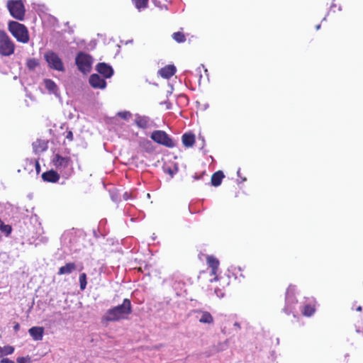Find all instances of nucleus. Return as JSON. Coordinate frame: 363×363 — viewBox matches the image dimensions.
Masks as SVG:
<instances>
[{
	"label": "nucleus",
	"instance_id": "8",
	"mask_svg": "<svg viewBox=\"0 0 363 363\" xmlns=\"http://www.w3.org/2000/svg\"><path fill=\"white\" fill-rule=\"evenodd\" d=\"M52 162L55 167L60 170L72 167V162L69 157H62L59 154L54 155Z\"/></svg>",
	"mask_w": 363,
	"mask_h": 363
},
{
	"label": "nucleus",
	"instance_id": "9",
	"mask_svg": "<svg viewBox=\"0 0 363 363\" xmlns=\"http://www.w3.org/2000/svg\"><path fill=\"white\" fill-rule=\"evenodd\" d=\"M89 84L95 89H104L106 86V81L97 74L90 76Z\"/></svg>",
	"mask_w": 363,
	"mask_h": 363
},
{
	"label": "nucleus",
	"instance_id": "18",
	"mask_svg": "<svg viewBox=\"0 0 363 363\" xmlns=\"http://www.w3.org/2000/svg\"><path fill=\"white\" fill-rule=\"evenodd\" d=\"M195 143V135L192 133H184L182 135V143L186 147H190Z\"/></svg>",
	"mask_w": 363,
	"mask_h": 363
},
{
	"label": "nucleus",
	"instance_id": "24",
	"mask_svg": "<svg viewBox=\"0 0 363 363\" xmlns=\"http://www.w3.org/2000/svg\"><path fill=\"white\" fill-rule=\"evenodd\" d=\"M26 65L30 70H34L38 65V60L35 58H30L27 60Z\"/></svg>",
	"mask_w": 363,
	"mask_h": 363
},
{
	"label": "nucleus",
	"instance_id": "23",
	"mask_svg": "<svg viewBox=\"0 0 363 363\" xmlns=\"http://www.w3.org/2000/svg\"><path fill=\"white\" fill-rule=\"evenodd\" d=\"M13 352L14 347L12 346L6 345L4 347H0V357L11 354Z\"/></svg>",
	"mask_w": 363,
	"mask_h": 363
},
{
	"label": "nucleus",
	"instance_id": "39",
	"mask_svg": "<svg viewBox=\"0 0 363 363\" xmlns=\"http://www.w3.org/2000/svg\"><path fill=\"white\" fill-rule=\"evenodd\" d=\"M215 293H216L218 296L223 297V294L220 296L219 294H218L217 290L215 291Z\"/></svg>",
	"mask_w": 363,
	"mask_h": 363
},
{
	"label": "nucleus",
	"instance_id": "41",
	"mask_svg": "<svg viewBox=\"0 0 363 363\" xmlns=\"http://www.w3.org/2000/svg\"><path fill=\"white\" fill-rule=\"evenodd\" d=\"M240 169H239L237 172L238 176H240Z\"/></svg>",
	"mask_w": 363,
	"mask_h": 363
},
{
	"label": "nucleus",
	"instance_id": "34",
	"mask_svg": "<svg viewBox=\"0 0 363 363\" xmlns=\"http://www.w3.org/2000/svg\"><path fill=\"white\" fill-rule=\"evenodd\" d=\"M123 197L124 200H128L130 198V195L128 192H125Z\"/></svg>",
	"mask_w": 363,
	"mask_h": 363
},
{
	"label": "nucleus",
	"instance_id": "10",
	"mask_svg": "<svg viewBox=\"0 0 363 363\" xmlns=\"http://www.w3.org/2000/svg\"><path fill=\"white\" fill-rule=\"evenodd\" d=\"M96 69L97 72L102 74L105 78H110L113 74L112 67L104 62L99 63L96 65Z\"/></svg>",
	"mask_w": 363,
	"mask_h": 363
},
{
	"label": "nucleus",
	"instance_id": "7",
	"mask_svg": "<svg viewBox=\"0 0 363 363\" xmlns=\"http://www.w3.org/2000/svg\"><path fill=\"white\" fill-rule=\"evenodd\" d=\"M151 138L157 143L163 145L168 147H173L175 145L174 141L163 130L153 131L151 134Z\"/></svg>",
	"mask_w": 363,
	"mask_h": 363
},
{
	"label": "nucleus",
	"instance_id": "20",
	"mask_svg": "<svg viewBox=\"0 0 363 363\" xmlns=\"http://www.w3.org/2000/svg\"><path fill=\"white\" fill-rule=\"evenodd\" d=\"M207 263H208V266L211 268V270H212L211 274L213 275L216 274V272H217V269L219 266L218 260L213 256H208L207 257Z\"/></svg>",
	"mask_w": 363,
	"mask_h": 363
},
{
	"label": "nucleus",
	"instance_id": "25",
	"mask_svg": "<svg viewBox=\"0 0 363 363\" xmlns=\"http://www.w3.org/2000/svg\"><path fill=\"white\" fill-rule=\"evenodd\" d=\"M135 7L140 10L141 9H145L147 6L148 0H132Z\"/></svg>",
	"mask_w": 363,
	"mask_h": 363
},
{
	"label": "nucleus",
	"instance_id": "40",
	"mask_svg": "<svg viewBox=\"0 0 363 363\" xmlns=\"http://www.w3.org/2000/svg\"><path fill=\"white\" fill-rule=\"evenodd\" d=\"M320 28V25L319 24V25H318V26H316V30H319Z\"/></svg>",
	"mask_w": 363,
	"mask_h": 363
},
{
	"label": "nucleus",
	"instance_id": "38",
	"mask_svg": "<svg viewBox=\"0 0 363 363\" xmlns=\"http://www.w3.org/2000/svg\"><path fill=\"white\" fill-rule=\"evenodd\" d=\"M357 311H362V306H358V307L357 308Z\"/></svg>",
	"mask_w": 363,
	"mask_h": 363
},
{
	"label": "nucleus",
	"instance_id": "35",
	"mask_svg": "<svg viewBox=\"0 0 363 363\" xmlns=\"http://www.w3.org/2000/svg\"><path fill=\"white\" fill-rule=\"evenodd\" d=\"M35 168H36L37 172L38 173L40 172V164H39V163L38 162H36V163H35Z\"/></svg>",
	"mask_w": 363,
	"mask_h": 363
},
{
	"label": "nucleus",
	"instance_id": "13",
	"mask_svg": "<svg viewBox=\"0 0 363 363\" xmlns=\"http://www.w3.org/2000/svg\"><path fill=\"white\" fill-rule=\"evenodd\" d=\"M42 179L45 182L55 183L60 179V175L57 172L50 170L42 174Z\"/></svg>",
	"mask_w": 363,
	"mask_h": 363
},
{
	"label": "nucleus",
	"instance_id": "32",
	"mask_svg": "<svg viewBox=\"0 0 363 363\" xmlns=\"http://www.w3.org/2000/svg\"><path fill=\"white\" fill-rule=\"evenodd\" d=\"M1 363H14L13 361L12 360H10L8 358H3L1 362Z\"/></svg>",
	"mask_w": 363,
	"mask_h": 363
},
{
	"label": "nucleus",
	"instance_id": "42",
	"mask_svg": "<svg viewBox=\"0 0 363 363\" xmlns=\"http://www.w3.org/2000/svg\"><path fill=\"white\" fill-rule=\"evenodd\" d=\"M200 138L202 139V143H203V145L204 144V138L203 137H200Z\"/></svg>",
	"mask_w": 363,
	"mask_h": 363
},
{
	"label": "nucleus",
	"instance_id": "22",
	"mask_svg": "<svg viewBox=\"0 0 363 363\" xmlns=\"http://www.w3.org/2000/svg\"><path fill=\"white\" fill-rule=\"evenodd\" d=\"M199 321L203 323H211L213 321V318L210 313L204 311L201 313Z\"/></svg>",
	"mask_w": 363,
	"mask_h": 363
},
{
	"label": "nucleus",
	"instance_id": "15",
	"mask_svg": "<svg viewBox=\"0 0 363 363\" xmlns=\"http://www.w3.org/2000/svg\"><path fill=\"white\" fill-rule=\"evenodd\" d=\"M77 269V266L74 262L67 263L65 266L60 267L57 274L59 275L70 274Z\"/></svg>",
	"mask_w": 363,
	"mask_h": 363
},
{
	"label": "nucleus",
	"instance_id": "33",
	"mask_svg": "<svg viewBox=\"0 0 363 363\" xmlns=\"http://www.w3.org/2000/svg\"><path fill=\"white\" fill-rule=\"evenodd\" d=\"M13 329L16 332L18 331L20 329V325L16 323L13 326Z\"/></svg>",
	"mask_w": 363,
	"mask_h": 363
},
{
	"label": "nucleus",
	"instance_id": "28",
	"mask_svg": "<svg viewBox=\"0 0 363 363\" xmlns=\"http://www.w3.org/2000/svg\"><path fill=\"white\" fill-rule=\"evenodd\" d=\"M79 284L81 290H84L86 287V275L85 273H82L79 275Z\"/></svg>",
	"mask_w": 363,
	"mask_h": 363
},
{
	"label": "nucleus",
	"instance_id": "3",
	"mask_svg": "<svg viewBox=\"0 0 363 363\" xmlns=\"http://www.w3.org/2000/svg\"><path fill=\"white\" fill-rule=\"evenodd\" d=\"M15 44L7 33L2 30L0 33V55L9 57L14 53Z\"/></svg>",
	"mask_w": 363,
	"mask_h": 363
},
{
	"label": "nucleus",
	"instance_id": "12",
	"mask_svg": "<svg viewBox=\"0 0 363 363\" xmlns=\"http://www.w3.org/2000/svg\"><path fill=\"white\" fill-rule=\"evenodd\" d=\"M28 333L34 340H42L44 334V328L38 326L32 327L28 330Z\"/></svg>",
	"mask_w": 363,
	"mask_h": 363
},
{
	"label": "nucleus",
	"instance_id": "4",
	"mask_svg": "<svg viewBox=\"0 0 363 363\" xmlns=\"http://www.w3.org/2000/svg\"><path fill=\"white\" fill-rule=\"evenodd\" d=\"M75 63L81 72L86 74L91 69L93 58L87 53L79 52L76 56Z\"/></svg>",
	"mask_w": 363,
	"mask_h": 363
},
{
	"label": "nucleus",
	"instance_id": "29",
	"mask_svg": "<svg viewBox=\"0 0 363 363\" xmlns=\"http://www.w3.org/2000/svg\"><path fill=\"white\" fill-rule=\"evenodd\" d=\"M117 115L119 117H121V118L125 119V120H128L132 116L131 113L130 111H120V112H118L117 113Z\"/></svg>",
	"mask_w": 363,
	"mask_h": 363
},
{
	"label": "nucleus",
	"instance_id": "17",
	"mask_svg": "<svg viewBox=\"0 0 363 363\" xmlns=\"http://www.w3.org/2000/svg\"><path fill=\"white\" fill-rule=\"evenodd\" d=\"M33 147L35 153H39L48 149V144L45 140H38L33 143Z\"/></svg>",
	"mask_w": 363,
	"mask_h": 363
},
{
	"label": "nucleus",
	"instance_id": "14",
	"mask_svg": "<svg viewBox=\"0 0 363 363\" xmlns=\"http://www.w3.org/2000/svg\"><path fill=\"white\" fill-rule=\"evenodd\" d=\"M135 123L136 125L143 129L147 128L150 125V120L147 116H141L135 115Z\"/></svg>",
	"mask_w": 363,
	"mask_h": 363
},
{
	"label": "nucleus",
	"instance_id": "21",
	"mask_svg": "<svg viewBox=\"0 0 363 363\" xmlns=\"http://www.w3.org/2000/svg\"><path fill=\"white\" fill-rule=\"evenodd\" d=\"M224 177L223 172L218 171L213 174L211 177V184L214 186H218L221 184L222 179Z\"/></svg>",
	"mask_w": 363,
	"mask_h": 363
},
{
	"label": "nucleus",
	"instance_id": "27",
	"mask_svg": "<svg viewBox=\"0 0 363 363\" xmlns=\"http://www.w3.org/2000/svg\"><path fill=\"white\" fill-rule=\"evenodd\" d=\"M315 312V309L311 305H306L303 309V314L306 316H311Z\"/></svg>",
	"mask_w": 363,
	"mask_h": 363
},
{
	"label": "nucleus",
	"instance_id": "37",
	"mask_svg": "<svg viewBox=\"0 0 363 363\" xmlns=\"http://www.w3.org/2000/svg\"><path fill=\"white\" fill-rule=\"evenodd\" d=\"M194 179H196V180H197V179H200V177H199V176H197V175H194Z\"/></svg>",
	"mask_w": 363,
	"mask_h": 363
},
{
	"label": "nucleus",
	"instance_id": "11",
	"mask_svg": "<svg viewBox=\"0 0 363 363\" xmlns=\"http://www.w3.org/2000/svg\"><path fill=\"white\" fill-rule=\"evenodd\" d=\"M175 72L176 67L173 65H167L158 71L159 74L164 79H169Z\"/></svg>",
	"mask_w": 363,
	"mask_h": 363
},
{
	"label": "nucleus",
	"instance_id": "19",
	"mask_svg": "<svg viewBox=\"0 0 363 363\" xmlns=\"http://www.w3.org/2000/svg\"><path fill=\"white\" fill-rule=\"evenodd\" d=\"M44 84L46 89L49 91L50 94H53L55 96H58L57 86L52 80L48 79H45Z\"/></svg>",
	"mask_w": 363,
	"mask_h": 363
},
{
	"label": "nucleus",
	"instance_id": "26",
	"mask_svg": "<svg viewBox=\"0 0 363 363\" xmlns=\"http://www.w3.org/2000/svg\"><path fill=\"white\" fill-rule=\"evenodd\" d=\"M173 39L177 43H184L186 40V37L184 33L181 32H176L172 34Z\"/></svg>",
	"mask_w": 363,
	"mask_h": 363
},
{
	"label": "nucleus",
	"instance_id": "16",
	"mask_svg": "<svg viewBox=\"0 0 363 363\" xmlns=\"http://www.w3.org/2000/svg\"><path fill=\"white\" fill-rule=\"evenodd\" d=\"M294 290V286H290L287 289L286 293V306L284 308V311L288 314L290 313V312H291V311H289L288 309V307L289 306V305H291L294 303V300H293Z\"/></svg>",
	"mask_w": 363,
	"mask_h": 363
},
{
	"label": "nucleus",
	"instance_id": "5",
	"mask_svg": "<svg viewBox=\"0 0 363 363\" xmlns=\"http://www.w3.org/2000/svg\"><path fill=\"white\" fill-rule=\"evenodd\" d=\"M7 7L13 18L21 21L23 19L25 9L21 1L10 0L7 2Z\"/></svg>",
	"mask_w": 363,
	"mask_h": 363
},
{
	"label": "nucleus",
	"instance_id": "31",
	"mask_svg": "<svg viewBox=\"0 0 363 363\" xmlns=\"http://www.w3.org/2000/svg\"><path fill=\"white\" fill-rule=\"evenodd\" d=\"M66 138L72 141L73 140V133L71 130L67 133Z\"/></svg>",
	"mask_w": 363,
	"mask_h": 363
},
{
	"label": "nucleus",
	"instance_id": "43",
	"mask_svg": "<svg viewBox=\"0 0 363 363\" xmlns=\"http://www.w3.org/2000/svg\"><path fill=\"white\" fill-rule=\"evenodd\" d=\"M2 31V30H0V33Z\"/></svg>",
	"mask_w": 363,
	"mask_h": 363
},
{
	"label": "nucleus",
	"instance_id": "6",
	"mask_svg": "<svg viewBox=\"0 0 363 363\" xmlns=\"http://www.w3.org/2000/svg\"><path fill=\"white\" fill-rule=\"evenodd\" d=\"M44 57L50 68L60 72L65 70L63 62L57 53L48 51L45 53Z\"/></svg>",
	"mask_w": 363,
	"mask_h": 363
},
{
	"label": "nucleus",
	"instance_id": "30",
	"mask_svg": "<svg viewBox=\"0 0 363 363\" xmlns=\"http://www.w3.org/2000/svg\"><path fill=\"white\" fill-rule=\"evenodd\" d=\"M29 362H30V358H28V357H18L17 359L18 363H28Z\"/></svg>",
	"mask_w": 363,
	"mask_h": 363
},
{
	"label": "nucleus",
	"instance_id": "2",
	"mask_svg": "<svg viewBox=\"0 0 363 363\" xmlns=\"http://www.w3.org/2000/svg\"><path fill=\"white\" fill-rule=\"evenodd\" d=\"M9 30L18 42L22 43H28V30L23 24L16 21H10L9 23Z\"/></svg>",
	"mask_w": 363,
	"mask_h": 363
},
{
	"label": "nucleus",
	"instance_id": "36",
	"mask_svg": "<svg viewBox=\"0 0 363 363\" xmlns=\"http://www.w3.org/2000/svg\"><path fill=\"white\" fill-rule=\"evenodd\" d=\"M234 325H235V327L238 328H240V324H239L238 323H237V322L234 323Z\"/></svg>",
	"mask_w": 363,
	"mask_h": 363
},
{
	"label": "nucleus",
	"instance_id": "1",
	"mask_svg": "<svg viewBox=\"0 0 363 363\" xmlns=\"http://www.w3.org/2000/svg\"><path fill=\"white\" fill-rule=\"evenodd\" d=\"M132 313L130 301L125 298L122 304L108 309L101 318L103 323L108 322H117L121 320L127 319Z\"/></svg>",
	"mask_w": 363,
	"mask_h": 363
}]
</instances>
